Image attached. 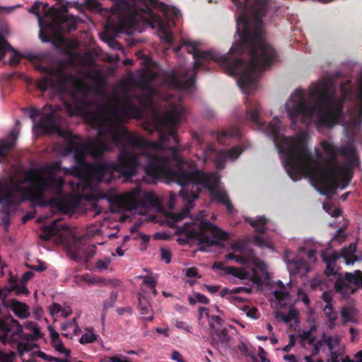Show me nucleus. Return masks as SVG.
Segmentation results:
<instances>
[{
    "label": "nucleus",
    "mask_w": 362,
    "mask_h": 362,
    "mask_svg": "<svg viewBox=\"0 0 362 362\" xmlns=\"http://www.w3.org/2000/svg\"><path fill=\"white\" fill-rule=\"evenodd\" d=\"M142 94L124 95L123 103L113 107L100 104L94 112V118L99 124L98 135L103 139H108L119 151L117 161L99 163L93 168V175L98 180L113 181L123 178L129 182L137 173L140 158L145 156L147 164L153 156H169L170 147L180 146L176 126L184 115L183 107L173 104L170 110L156 118L160 144L149 141L141 136L129 132L121 123L132 118L140 119L143 107L147 105Z\"/></svg>",
    "instance_id": "nucleus-1"
},
{
    "label": "nucleus",
    "mask_w": 362,
    "mask_h": 362,
    "mask_svg": "<svg viewBox=\"0 0 362 362\" xmlns=\"http://www.w3.org/2000/svg\"><path fill=\"white\" fill-rule=\"evenodd\" d=\"M233 1L240 10L237 19L239 40L227 54L221 56L211 50L200 51L196 42L186 40L187 52L194 59L193 74L189 76L188 71L180 75L175 71L165 73L163 81L168 87L177 90L193 87L197 71L214 60L228 75H239V86L247 92L250 87L255 86L261 73L270 66L276 56V51L262 36V18L268 7V0H244L243 3Z\"/></svg>",
    "instance_id": "nucleus-2"
},
{
    "label": "nucleus",
    "mask_w": 362,
    "mask_h": 362,
    "mask_svg": "<svg viewBox=\"0 0 362 362\" xmlns=\"http://www.w3.org/2000/svg\"><path fill=\"white\" fill-rule=\"evenodd\" d=\"M281 121L274 117L267 127V133L279 153L285 156L284 167L288 176L297 181L308 175L315 188L323 195L332 196L341 187L344 189L351 182L354 170L360 164L359 158L352 144L336 146L322 140L320 146L328 155L329 167L314 160L308 150L304 137H286L280 134Z\"/></svg>",
    "instance_id": "nucleus-3"
},
{
    "label": "nucleus",
    "mask_w": 362,
    "mask_h": 362,
    "mask_svg": "<svg viewBox=\"0 0 362 362\" xmlns=\"http://www.w3.org/2000/svg\"><path fill=\"white\" fill-rule=\"evenodd\" d=\"M169 149V156L150 158L144 170L151 177L164 178L181 186L180 196L185 202V207L180 213H169L168 218L171 226L189 215V211L194 207V201L202 192L201 186L209 190L212 202L225 206L228 213L233 214L234 207L228 193L216 187L218 179L214 175L198 169L194 160H185L180 153L182 148L179 145L170 147Z\"/></svg>",
    "instance_id": "nucleus-4"
},
{
    "label": "nucleus",
    "mask_w": 362,
    "mask_h": 362,
    "mask_svg": "<svg viewBox=\"0 0 362 362\" xmlns=\"http://www.w3.org/2000/svg\"><path fill=\"white\" fill-rule=\"evenodd\" d=\"M309 96L315 100V103L308 102L303 91L297 90L286 103L285 108L292 127L298 122L303 123L314 114L320 127H332L339 122L343 117V101L338 100L335 88L330 83H313L310 88Z\"/></svg>",
    "instance_id": "nucleus-5"
},
{
    "label": "nucleus",
    "mask_w": 362,
    "mask_h": 362,
    "mask_svg": "<svg viewBox=\"0 0 362 362\" xmlns=\"http://www.w3.org/2000/svg\"><path fill=\"white\" fill-rule=\"evenodd\" d=\"M61 169V163L54 162L43 169L28 170L25 174V181L29 183L30 188L23 187L20 181L0 180V201L8 205L18 206L25 201L41 200L47 192L61 195L64 180L54 177Z\"/></svg>",
    "instance_id": "nucleus-6"
},
{
    "label": "nucleus",
    "mask_w": 362,
    "mask_h": 362,
    "mask_svg": "<svg viewBox=\"0 0 362 362\" xmlns=\"http://www.w3.org/2000/svg\"><path fill=\"white\" fill-rule=\"evenodd\" d=\"M54 132H56L59 136L68 140L66 151L74 153L75 165L73 168V174L74 175L82 177L88 174L92 179L99 182H105L110 183L112 182L106 180H100L94 177L92 171L93 168L95 167L96 165L91 166L86 161V157L88 154L93 157H100L105 152L111 151L112 148L109 141L103 139V137L98 136V139L90 142H77L75 140L76 136L72 132L62 129L58 124L57 129ZM98 165V164H97V165Z\"/></svg>",
    "instance_id": "nucleus-7"
},
{
    "label": "nucleus",
    "mask_w": 362,
    "mask_h": 362,
    "mask_svg": "<svg viewBox=\"0 0 362 362\" xmlns=\"http://www.w3.org/2000/svg\"><path fill=\"white\" fill-rule=\"evenodd\" d=\"M110 12L117 14V23L115 29L117 32H124L131 35L135 32L140 21L146 16V8H153L160 11L166 10V5L158 0H132L129 4L126 0H112Z\"/></svg>",
    "instance_id": "nucleus-8"
},
{
    "label": "nucleus",
    "mask_w": 362,
    "mask_h": 362,
    "mask_svg": "<svg viewBox=\"0 0 362 362\" xmlns=\"http://www.w3.org/2000/svg\"><path fill=\"white\" fill-rule=\"evenodd\" d=\"M353 253L347 250H344L343 255L332 252L328 255H322L323 261L326 264L325 276H333L337 278L334 284L337 292L346 296L354 293L359 287L362 288V272L356 270L353 273L346 272L342 278L341 274L334 271V267L340 257H343L346 263L350 264L355 261Z\"/></svg>",
    "instance_id": "nucleus-9"
},
{
    "label": "nucleus",
    "mask_w": 362,
    "mask_h": 362,
    "mask_svg": "<svg viewBox=\"0 0 362 362\" xmlns=\"http://www.w3.org/2000/svg\"><path fill=\"white\" fill-rule=\"evenodd\" d=\"M188 241L197 240L199 250H206V247L220 245L221 242L228 240L229 235L210 221L196 218L186 222L180 228Z\"/></svg>",
    "instance_id": "nucleus-10"
},
{
    "label": "nucleus",
    "mask_w": 362,
    "mask_h": 362,
    "mask_svg": "<svg viewBox=\"0 0 362 362\" xmlns=\"http://www.w3.org/2000/svg\"><path fill=\"white\" fill-rule=\"evenodd\" d=\"M67 12L68 4L59 8L51 7V20L47 22L45 28H42L39 33L42 42H51L54 47H59L64 42L63 33L76 30V18L72 15H66Z\"/></svg>",
    "instance_id": "nucleus-11"
},
{
    "label": "nucleus",
    "mask_w": 362,
    "mask_h": 362,
    "mask_svg": "<svg viewBox=\"0 0 362 362\" xmlns=\"http://www.w3.org/2000/svg\"><path fill=\"white\" fill-rule=\"evenodd\" d=\"M146 16L141 19L151 26V28H158L160 39L168 45H172L173 39L172 33L170 30V24L164 21L160 15L153 12L152 9L146 8Z\"/></svg>",
    "instance_id": "nucleus-12"
},
{
    "label": "nucleus",
    "mask_w": 362,
    "mask_h": 362,
    "mask_svg": "<svg viewBox=\"0 0 362 362\" xmlns=\"http://www.w3.org/2000/svg\"><path fill=\"white\" fill-rule=\"evenodd\" d=\"M71 77L61 71L51 70L48 76L37 81V86L41 92H45L49 88H59L64 86Z\"/></svg>",
    "instance_id": "nucleus-13"
},
{
    "label": "nucleus",
    "mask_w": 362,
    "mask_h": 362,
    "mask_svg": "<svg viewBox=\"0 0 362 362\" xmlns=\"http://www.w3.org/2000/svg\"><path fill=\"white\" fill-rule=\"evenodd\" d=\"M9 327V332H8L7 339L5 341H1L4 344L11 341H17L18 339L21 341H35L32 336L31 332L26 333L23 331V326L16 320H12L11 324H7Z\"/></svg>",
    "instance_id": "nucleus-14"
},
{
    "label": "nucleus",
    "mask_w": 362,
    "mask_h": 362,
    "mask_svg": "<svg viewBox=\"0 0 362 362\" xmlns=\"http://www.w3.org/2000/svg\"><path fill=\"white\" fill-rule=\"evenodd\" d=\"M69 253L74 260L80 262L83 259L84 262L88 263L95 255L96 246H86L81 243H77L69 249Z\"/></svg>",
    "instance_id": "nucleus-15"
},
{
    "label": "nucleus",
    "mask_w": 362,
    "mask_h": 362,
    "mask_svg": "<svg viewBox=\"0 0 362 362\" xmlns=\"http://www.w3.org/2000/svg\"><path fill=\"white\" fill-rule=\"evenodd\" d=\"M64 105L71 115L81 114L86 111L90 106L86 97L78 98L73 95L71 101H64Z\"/></svg>",
    "instance_id": "nucleus-16"
},
{
    "label": "nucleus",
    "mask_w": 362,
    "mask_h": 362,
    "mask_svg": "<svg viewBox=\"0 0 362 362\" xmlns=\"http://www.w3.org/2000/svg\"><path fill=\"white\" fill-rule=\"evenodd\" d=\"M35 127L44 134H51L57 129V118L54 113H44Z\"/></svg>",
    "instance_id": "nucleus-17"
},
{
    "label": "nucleus",
    "mask_w": 362,
    "mask_h": 362,
    "mask_svg": "<svg viewBox=\"0 0 362 362\" xmlns=\"http://www.w3.org/2000/svg\"><path fill=\"white\" fill-rule=\"evenodd\" d=\"M211 345L216 349L220 347L227 349L229 347V342L231 339L230 336L228 334V329L227 327H221L218 329L211 331Z\"/></svg>",
    "instance_id": "nucleus-18"
},
{
    "label": "nucleus",
    "mask_w": 362,
    "mask_h": 362,
    "mask_svg": "<svg viewBox=\"0 0 362 362\" xmlns=\"http://www.w3.org/2000/svg\"><path fill=\"white\" fill-rule=\"evenodd\" d=\"M7 52H12V56L8 64L11 66H17L20 64L23 54L15 49L5 38L0 35V61L4 57Z\"/></svg>",
    "instance_id": "nucleus-19"
},
{
    "label": "nucleus",
    "mask_w": 362,
    "mask_h": 362,
    "mask_svg": "<svg viewBox=\"0 0 362 362\" xmlns=\"http://www.w3.org/2000/svg\"><path fill=\"white\" fill-rule=\"evenodd\" d=\"M156 77V73L151 70L144 69L139 74L136 80V85L142 90L146 91L149 94H152L154 90L151 86V82L155 80Z\"/></svg>",
    "instance_id": "nucleus-20"
},
{
    "label": "nucleus",
    "mask_w": 362,
    "mask_h": 362,
    "mask_svg": "<svg viewBox=\"0 0 362 362\" xmlns=\"http://www.w3.org/2000/svg\"><path fill=\"white\" fill-rule=\"evenodd\" d=\"M86 4L90 10L98 11L100 13L107 16V26L112 25L115 29V25L117 23V14L111 13L110 7L103 8L102 4L98 0H86Z\"/></svg>",
    "instance_id": "nucleus-21"
},
{
    "label": "nucleus",
    "mask_w": 362,
    "mask_h": 362,
    "mask_svg": "<svg viewBox=\"0 0 362 362\" xmlns=\"http://www.w3.org/2000/svg\"><path fill=\"white\" fill-rule=\"evenodd\" d=\"M17 139V133L13 131L6 139L0 140V163L7 160L8 153L15 146Z\"/></svg>",
    "instance_id": "nucleus-22"
},
{
    "label": "nucleus",
    "mask_w": 362,
    "mask_h": 362,
    "mask_svg": "<svg viewBox=\"0 0 362 362\" xmlns=\"http://www.w3.org/2000/svg\"><path fill=\"white\" fill-rule=\"evenodd\" d=\"M261 106L257 102L250 103L247 104V115L251 121L259 128H264L266 126V122L262 120L259 117V112L261 111Z\"/></svg>",
    "instance_id": "nucleus-23"
},
{
    "label": "nucleus",
    "mask_w": 362,
    "mask_h": 362,
    "mask_svg": "<svg viewBox=\"0 0 362 362\" xmlns=\"http://www.w3.org/2000/svg\"><path fill=\"white\" fill-rule=\"evenodd\" d=\"M48 331L49 332L52 345L55 350L61 354H64L67 357L69 356L71 351L64 346L59 333L50 325L48 327Z\"/></svg>",
    "instance_id": "nucleus-24"
},
{
    "label": "nucleus",
    "mask_w": 362,
    "mask_h": 362,
    "mask_svg": "<svg viewBox=\"0 0 362 362\" xmlns=\"http://www.w3.org/2000/svg\"><path fill=\"white\" fill-rule=\"evenodd\" d=\"M58 221L55 220L52 223L45 226L42 228V233L40 235V239L47 241L51 239L52 236L57 235L59 231L63 229L58 225Z\"/></svg>",
    "instance_id": "nucleus-25"
},
{
    "label": "nucleus",
    "mask_w": 362,
    "mask_h": 362,
    "mask_svg": "<svg viewBox=\"0 0 362 362\" xmlns=\"http://www.w3.org/2000/svg\"><path fill=\"white\" fill-rule=\"evenodd\" d=\"M212 269H216L224 271L226 274H231L235 277L239 279H244L245 272L243 269H238L235 267H225L224 263L222 262H215L212 265Z\"/></svg>",
    "instance_id": "nucleus-26"
},
{
    "label": "nucleus",
    "mask_w": 362,
    "mask_h": 362,
    "mask_svg": "<svg viewBox=\"0 0 362 362\" xmlns=\"http://www.w3.org/2000/svg\"><path fill=\"white\" fill-rule=\"evenodd\" d=\"M158 204L157 197L153 192H144L140 199L135 201L136 206L147 208L148 206H156Z\"/></svg>",
    "instance_id": "nucleus-27"
},
{
    "label": "nucleus",
    "mask_w": 362,
    "mask_h": 362,
    "mask_svg": "<svg viewBox=\"0 0 362 362\" xmlns=\"http://www.w3.org/2000/svg\"><path fill=\"white\" fill-rule=\"evenodd\" d=\"M110 29H112L114 33L115 34H119V32H117L116 30V29H115L113 28L112 25H110V26H107V25H106V30H105V32L103 35V40L104 41H105L106 42H107V44L109 45L110 47H111L112 48L115 49H122V46L121 45L120 43H119L115 36L112 35L110 32H109V30ZM120 33V32H119ZM121 33H125L127 34L126 33H124V32H121Z\"/></svg>",
    "instance_id": "nucleus-28"
},
{
    "label": "nucleus",
    "mask_w": 362,
    "mask_h": 362,
    "mask_svg": "<svg viewBox=\"0 0 362 362\" xmlns=\"http://www.w3.org/2000/svg\"><path fill=\"white\" fill-rule=\"evenodd\" d=\"M247 221L252 227L255 228V232L261 234L266 233V224L267 223V220L265 217H258L256 219H250Z\"/></svg>",
    "instance_id": "nucleus-29"
},
{
    "label": "nucleus",
    "mask_w": 362,
    "mask_h": 362,
    "mask_svg": "<svg viewBox=\"0 0 362 362\" xmlns=\"http://www.w3.org/2000/svg\"><path fill=\"white\" fill-rule=\"evenodd\" d=\"M28 306L21 302L13 303V312L20 318L25 319L29 316Z\"/></svg>",
    "instance_id": "nucleus-30"
},
{
    "label": "nucleus",
    "mask_w": 362,
    "mask_h": 362,
    "mask_svg": "<svg viewBox=\"0 0 362 362\" xmlns=\"http://www.w3.org/2000/svg\"><path fill=\"white\" fill-rule=\"evenodd\" d=\"M28 11L33 14H35L37 17L39 25L40 27V30H41L42 28H45V25L47 24V23L44 22V21L42 20V17L40 15V13H42L41 2L39 1H36L32 6V7L28 9Z\"/></svg>",
    "instance_id": "nucleus-31"
},
{
    "label": "nucleus",
    "mask_w": 362,
    "mask_h": 362,
    "mask_svg": "<svg viewBox=\"0 0 362 362\" xmlns=\"http://www.w3.org/2000/svg\"><path fill=\"white\" fill-rule=\"evenodd\" d=\"M98 335L94 333V329L92 327L86 329V332L82 334L79 339L81 344H91L97 341Z\"/></svg>",
    "instance_id": "nucleus-32"
},
{
    "label": "nucleus",
    "mask_w": 362,
    "mask_h": 362,
    "mask_svg": "<svg viewBox=\"0 0 362 362\" xmlns=\"http://www.w3.org/2000/svg\"><path fill=\"white\" fill-rule=\"evenodd\" d=\"M298 317V312L293 308L289 309L288 313L284 315L280 312H276L275 314V317L278 319H281L284 322L288 323L293 320L297 319Z\"/></svg>",
    "instance_id": "nucleus-33"
},
{
    "label": "nucleus",
    "mask_w": 362,
    "mask_h": 362,
    "mask_svg": "<svg viewBox=\"0 0 362 362\" xmlns=\"http://www.w3.org/2000/svg\"><path fill=\"white\" fill-rule=\"evenodd\" d=\"M209 325L211 331L223 327L224 320L218 315H210L208 319Z\"/></svg>",
    "instance_id": "nucleus-34"
},
{
    "label": "nucleus",
    "mask_w": 362,
    "mask_h": 362,
    "mask_svg": "<svg viewBox=\"0 0 362 362\" xmlns=\"http://www.w3.org/2000/svg\"><path fill=\"white\" fill-rule=\"evenodd\" d=\"M16 348L19 356H23L25 354L28 353L32 350L33 344L28 343V341H18Z\"/></svg>",
    "instance_id": "nucleus-35"
},
{
    "label": "nucleus",
    "mask_w": 362,
    "mask_h": 362,
    "mask_svg": "<svg viewBox=\"0 0 362 362\" xmlns=\"http://www.w3.org/2000/svg\"><path fill=\"white\" fill-rule=\"evenodd\" d=\"M83 281L91 284H107V279L96 276H90L88 274H86L82 277Z\"/></svg>",
    "instance_id": "nucleus-36"
},
{
    "label": "nucleus",
    "mask_w": 362,
    "mask_h": 362,
    "mask_svg": "<svg viewBox=\"0 0 362 362\" xmlns=\"http://www.w3.org/2000/svg\"><path fill=\"white\" fill-rule=\"evenodd\" d=\"M227 159H228V158L226 151L218 152L214 158L217 168L219 170L224 168L225 162Z\"/></svg>",
    "instance_id": "nucleus-37"
},
{
    "label": "nucleus",
    "mask_w": 362,
    "mask_h": 362,
    "mask_svg": "<svg viewBox=\"0 0 362 362\" xmlns=\"http://www.w3.org/2000/svg\"><path fill=\"white\" fill-rule=\"evenodd\" d=\"M25 328L31 331L32 336L34 338L35 341L41 338L43 336L42 333L40 329V327L33 322L28 323L26 325Z\"/></svg>",
    "instance_id": "nucleus-38"
},
{
    "label": "nucleus",
    "mask_w": 362,
    "mask_h": 362,
    "mask_svg": "<svg viewBox=\"0 0 362 362\" xmlns=\"http://www.w3.org/2000/svg\"><path fill=\"white\" fill-rule=\"evenodd\" d=\"M118 293L117 291H112L109 298L104 302L103 303V309L105 310H108L109 308L114 306L117 299Z\"/></svg>",
    "instance_id": "nucleus-39"
},
{
    "label": "nucleus",
    "mask_w": 362,
    "mask_h": 362,
    "mask_svg": "<svg viewBox=\"0 0 362 362\" xmlns=\"http://www.w3.org/2000/svg\"><path fill=\"white\" fill-rule=\"evenodd\" d=\"M297 272L300 275H305L309 272L308 266L305 261L300 260L295 262Z\"/></svg>",
    "instance_id": "nucleus-40"
},
{
    "label": "nucleus",
    "mask_w": 362,
    "mask_h": 362,
    "mask_svg": "<svg viewBox=\"0 0 362 362\" xmlns=\"http://www.w3.org/2000/svg\"><path fill=\"white\" fill-rule=\"evenodd\" d=\"M323 311L328 320H337V313L333 310L332 304L326 305Z\"/></svg>",
    "instance_id": "nucleus-41"
},
{
    "label": "nucleus",
    "mask_w": 362,
    "mask_h": 362,
    "mask_svg": "<svg viewBox=\"0 0 362 362\" xmlns=\"http://www.w3.org/2000/svg\"><path fill=\"white\" fill-rule=\"evenodd\" d=\"M111 262L110 257H105L104 259H98L95 262V268L100 271L105 270L107 269L108 265Z\"/></svg>",
    "instance_id": "nucleus-42"
},
{
    "label": "nucleus",
    "mask_w": 362,
    "mask_h": 362,
    "mask_svg": "<svg viewBox=\"0 0 362 362\" xmlns=\"http://www.w3.org/2000/svg\"><path fill=\"white\" fill-rule=\"evenodd\" d=\"M241 152V150L238 147L235 146L227 151L226 154L228 159H235L240 155Z\"/></svg>",
    "instance_id": "nucleus-43"
},
{
    "label": "nucleus",
    "mask_w": 362,
    "mask_h": 362,
    "mask_svg": "<svg viewBox=\"0 0 362 362\" xmlns=\"http://www.w3.org/2000/svg\"><path fill=\"white\" fill-rule=\"evenodd\" d=\"M274 296L277 300L284 301L288 297L289 294L285 289H283L275 291Z\"/></svg>",
    "instance_id": "nucleus-44"
},
{
    "label": "nucleus",
    "mask_w": 362,
    "mask_h": 362,
    "mask_svg": "<svg viewBox=\"0 0 362 362\" xmlns=\"http://www.w3.org/2000/svg\"><path fill=\"white\" fill-rule=\"evenodd\" d=\"M139 308L141 315H148L152 311L151 306L148 303H143L141 298H139Z\"/></svg>",
    "instance_id": "nucleus-45"
},
{
    "label": "nucleus",
    "mask_w": 362,
    "mask_h": 362,
    "mask_svg": "<svg viewBox=\"0 0 362 362\" xmlns=\"http://www.w3.org/2000/svg\"><path fill=\"white\" fill-rule=\"evenodd\" d=\"M27 267L28 268L31 269L32 270L39 272H43L47 269L46 264L41 260H38V264H37V265L27 264Z\"/></svg>",
    "instance_id": "nucleus-46"
},
{
    "label": "nucleus",
    "mask_w": 362,
    "mask_h": 362,
    "mask_svg": "<svg viewBox=\"0 0 362 362\" xmlns=\"http://www.w3.org/2000/svg\"><path fill=\"white\" fill-rule=\"evenodd\" d=\"M161 259L166 264H169L171 261V252L168 249L161 248L160 249Z\"/></svg>",
    "instance_id": "nucleus-47"
},
{
    "label": "nucleus",
    "mask_w": 362,
    "mask_h": 362,
    "mask_svg": "<svg viewBox=\"0 0 362 362\" xmlns=\"http://www.w3.org/2000/svg\"><path fill=\"white\" fill-rule=\"evenodd\" d=\"M62 310V306L60 304L54 303L49 307V311L52 317L58 315Z\"/></svg>",
    "instance_id": "nucleus-48"
},
{
    "label": "nucleus",
    "mask_w": 362,
    "mask_h": 362,
    "mask_svg": "<svg viewBox=\"0 0 362 362\" xmlns=\"http://www.w3.org/2000/svg\"><path fill=\"white\" fill-rule=\"evenodd\" d=\"M238 348V350L240 351V352L245 356L251 358V356L255 355V354L250 353L247 346L243 342H242L240 344H239Z\"/></svg>",
    "instance_id": "nucleus-49"
},
{
    "label": "nucleus",
    "mask_w": 362,
    "mask_h": 362,
    "mask_svg": "<svg viewBox=\"0 0 362 362\" xmlns=\"http://www.w3.org/2000/svg\"><path fill=\"white\" fill-rule=\"evenodd\" d=\"M232 249L235 251L243 252L246 248V244L242 240L237 241L232 245Z\"/></svg>",
    "instance_id": "nucleus-50"
},
{
    "label": "nucleus",
    "mask_w": 362,
    "mask_h": 362,
    "mask_svg": "<svg viewBox=\"0 0 362 362\" xmlns=\"http://www.w3.org/2000/svg\"><path fill=\"white\" fill-rule=\"evenodd\" d=\"M307 148H308V147L307 146ZM308 150L310 152V153L314 160L317 161L319 164H320L323 166H326L325 164L321 163V161L322 160L323 157L322 156V153L320 152L319 149H317V148L315 149V155H313L312 152L310 151V150L309 148H308Z\"/></svg>",
    "instance_id": "nucleus-51"
},
{
    "label": "nucleus",
    "mask_w": 362,
    "mask_h": 362,
    "mask_svg": "<svg viewBox=\"0 0 362 362\" xmlns=\"http://www.w3.org/2000/svg\"><path fill=\"white\" fill-rule=\"evenodd\" d=\"M186 276L189 278H200V276L198 274V271L196 267H189L186 270Z\"/></svg>",
    "instance_id": "nucleus-52"
},
{
    "label": "nucleus",
    "mask_w": 362,
    "mask_h": 362,
    "mask_svg": "<svg viewBox=\"0 0 362 362\" xmlns=\"http://www.w3.org/2000/svg\"><path fill=\"white\" fill-rule=\"evenodd\" d=\"M194 296L195 297L197 302H199V303H204V304L209 303V299L202 293H195L194 294Z\"/></svg>",
    "instance_id": "nucleus-53"
},
{
    "label": "nucleus",
    "mask_w": 362,
    "mask_h": 362,
    "mask_svg": "<svg viewBox=\"0 0 362 362\" xmlns=\"http://www.w3.org/2000/svg\"><path fill=\"white\" fill-rule=\"evenodd\" d=\"M322 299L325 301L327 305L332 304L333 299V295L331 291H325L322 295Z\"/></svg>",
    "instance_id": "nucleus-54"
},
{
    "label": "nucleus",
    "mask_w": 362,
    "mask_h": 362,
    "mask_svg": "<svg viewBox=\"0 0 362 362\" xmlns=\"http://www.w3.org/2000/svg\"><path fill=\"white\" fill-rule=\"evenodd\" d=\"M295 343H296V339H295L294 335H293V334L290 335L289 336V342L286 346H285L283 348V351L284 352H288L291 350V349L295 345Z\"/></svg>",
    "instance_id": "nucleus-55"
},
{
    "label": "nucleus",
    "mask_w": 362,
    "mask_h": 362,
    "mask_svg": "<svg viewBox=\"0 0 362 362\" xmlns=\"http://www.w3.org/2000/svg\"><path fill=\"white\" fill-rule=\"evenodd\" d=\"M144 284L146 287L151 288V287H156L157 282L152 276H148L145 278Z\"/></svg>",
    "instance_id": "nucleus-56"
},
{
    "label": "nucleus",
    "mask_w": 362,
    "mask_h": 362,
    "mask_svg": "<svg viewBox=\"0 0 362 362\" xmlns=\"http://www.w3.org/2000/svg\"><path fill=\"white\" fill-rule=\"evenodd\" d=\"M235 261L240 264L245 265L250 261V257L245 255H236Z\"/></svg>",
    "instance_id": "nucleus-57"
},
{
    "label": "nucleus",
    "mask_w": 362,
    "mask_h": 362,
    "mask_svg": "<svg viewBox=\"0 0 362 362\" xmlns=\"http://www.w3.org/2000/svg\"><path fill=\"white\" fill-rule=\"evenodd\" d=\"M251 291H252V289L250 288L236 287V288H234L233 289H231L230 292H231V294L240 293L241 292H244V293H250Z\"/></svg>",
    "instance_id": "nucleus-58"
},
{
    "label": "nucleus",
    "mask_w": 362,
    "mask_h": 362,
    "mask_svg": "<svg viewBox=\"0 0 362 362\" xmlns=\"http://www.w3.org/2000/svg\"><path fill=\"white\" fill-rule=\"evenodd\" d=\"M175 326L177 328L182 329L187 332H191L192 327L182 321H177L175 323Z\"/></svg>",
    "instance_id": "nucleus-59"
},
{
    "label": "nucleus",
    "mask_w": 362,
    "mask_h": 362,
    "mask_svg": "<svg viewBox=\"0 0 362 362\" xmlns=\"http://www.w3.org/2000/svg\"><path fill=\"white\" fill-rule=\"evenodd\" d=\"M322 341V344H329V342L334 341V344L337 345L339 344V339L338 337H337L334 339L332 336H327L325 334H323Z\"/></svg>",
    "instance_id": "nucleus-60"
},
{
    "label": "nucleus",
    "mask_w": 362,
    "mask_h": 362,
    "mask_svg": "<svg viewBox=\"0 0 362 362\" xmlns=\"http://www.w3.org/2000/svg\"><path fill=\"white\" fill-rule=\"evenodd\" d=\"M171 358L177 362H185L178 351L175 350L172 352Z\"/></svg>",
    "instance_id": "nucleus-61"
},
{
    "label": "nucleus",
    "mask_w": 362,
    "mask_h": 362,
    "mask_svg": "<svg viewBox=\"0 0 362 362\" xmlns=\"http://www.w3.org/2000/svg\"><path fill=\"white\" fill-rule=\"evenodd\" d=\"M50 9L51 7H49L48 4H41V11L45 16L51 18Z\"/></svg>",
    "instance_id": "nucleus-62"
},
{
    "label": "nucleus",
    "mask_w": 362,
    "mask_h": 362,
    "mask_svg": "<svg viewBox=\"0 0 362 362\" xmlns=\"http://www.w3.org/2000/svg\"><path fill=\"white\" fill-rule=\"evenodd\" d=\"M251 281L259 285L262 284V278L259 276L256 270H253L252 276L251 277Z\"/></svg>",
    "instance_id": "nucleus-63"
},
{
    "label": "nucleus",
    "mask_w": 362,
    "mask_h": 362,
    "mask_svg": "<svg viewBox=\"0 0 362 362\" xmlns=\"http://www.w3.org/2000/svg\"><path fill=\"white\" fill-rule=\"evenodd\" d=\"M340 354L336 351H330V358L327 359V362H339Z\"/></svg>",
    "instance_id": "nucleus-64"
}]
</instances>
